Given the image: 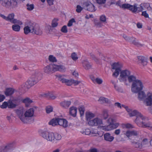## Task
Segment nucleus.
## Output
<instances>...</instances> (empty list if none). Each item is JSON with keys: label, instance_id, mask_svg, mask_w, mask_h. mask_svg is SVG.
Masks as SVG:
<instances>
[{"label": "nucleus", "instance_id": "f3484780", "mask_svg": "<svg viewBox=\"0 0 152 152\" xmlns=\"http://www.w3.org/2000/svg\"><path fill=\"white\" fill-rule=\"evenodd\" d=\"M83 5L86 7L85 8H86V10L89 11L94 12L96 10L94 6L91 3L86 2L84 3Z\"/></svg>", "mask_w": 152, "mask_h": 152}, {"label": "nucleus", "instance_id": "f704fd0d", "mask_svg": "<svg viewBox=\"0 0 152 152\" xmlns=\"http://www.w3.org/2000/svg\"><path fill=\"white\" fill-rule=\"evenodd\" d=\"M77 113V108L72 106L69 108V113L72 116L75 117L76 116Z\"/></svg>", "mask_w": 152, "mask_h": 152}, {"label": "nucleus", "instance_id": "864d4df0", "mask_svg": "<svg viewBox=\"0 0 152 152\" xmlns=\"http://www.w3.org/2000/svg\"><path fill=\"white\" fill-rule=\"evenodd\" d=\"M53 136V133L49 132L47 140L48 141L52 142Z\"/></svg>", "mask_w": 152, "mask_h": 152}, {"label": "nucleus", "instance_id": "4d7b16f0", "mask_svg": "<svg viewBox=\"0 0 152 152\" xmlns=\"http://www.w3.org/2000/svg\"><path fill=\"white\" fill-rule=\"evenodd\" d=\"M27 7V9L29 11L32 10L34 8V5L32 4H28L26 5Z\"/></svg>", "mask_w": 152, "mask_h": 152}, {"label": "nucleus", "instance_id": "f8f14e48", "mask_svg": "<svg viewBox=\"0 0 152 152\" xmlns=\"http://www.w3.org/2000/svg\"><path fill=\"white\" fill-rule=\"evenodd\" d=\"M112 67L113 69H115V72L113 74V76L117 77L121 70L120 65L118 63H115L113 64Z\"/></svg>", "mask_w": 152, "mask_h": 152}, {"label": "nucleus", "instance_id": "58836bf2", "mask_svg": "<svg viewBox=\"0 0 152 152\" xmlns=\"http://www.w3.org/2000/svg\"><path fill=\"white\" fill-rule=\"evenodd\" d=\"M10 0H0V3L3 7L9 8Z\"/></svg>", "mask_w": 152, "mask_h": 152}, {"label": "nucleus", "instance_id": "9d476101", "mask_svg": "<svg viewBox=\"0 0 152 152\" xmlns=\"http://www.w3.org/2000/svg\"><path fill=\"white\" fill-rule=\"evenodd\" d=\"M31 33L37 35H40L42 34V31L38 24L32 23Z\"/></svg>", "mask_w": 152, "mask_h": 152}, {"label": "nucleus", "instance_id": "a19ab883", "mask_svg": "<svg viewBox=\"0 0 152 152\" xmlns=\"http://www.w3.org/2000/svg\"><path fill=\"white\" fill-rule=\"evenodd\" d=\"M58 118L52 119L49 123V124L50 125H51L53 126H55L58 125Z\"/></svg>", "mask_w": 152, "mask_h": 152}, {"label": "nucleus", "instance_id": "2eb2a0df", "mask_svg": "<svg viewBox=\"0 0 152 152\" xmlns=\"http://www.w3.org/2000/svg\"><path fill=\"white\" fill-rule=\"evenodd\" d=\"M23 98L21 96H19L17 97H14L12 100H9V102L10 104H15L14 103H22Z\"/></svg>", "mask_w": 152, "mask_h": 152}, {"label": "nucleus", "instance_id": "6ab92c4d", "mask_svg": "<svg viewBox=\"0 0 152 152\" xmlns=\"http://www.w3.org/2000/svg\"><path fill=\"white\" fill-rule=\"evenodd\" d=\"M138 63L141 65L144 66L147 64V58L144 56H140L138 57Z\"/></svg>", "mask_w": 152, "mask_h": 152}, {"label": "nucleus", "instance_id": "5fc2aeb1", "mask_svg": "<svg viewBox=\"0 0 152 152\" xmlns=\"http://www.w3.org/2000/svg\"><path fill=\"white\" fill-rule=\"evenodd\" d=\"M94 24L97 27H101L103 26L102 23L100 21L97 20L94 21Z\"/></svg>", "mask_w": 152, "mask_h": 152}, {"label": "nucleus", "instance_id": "4be33fe9", "mask_svg": "<svg viewBox=\"0 0 152 152\" xmlns=\"http://www.w3.org/2000/svg\"><path fill=\"white\" fill-rule=\"evenodd\" d=\"M80 103L77 100L75 99H71L69 101L64 100L61 103V104H76Z\"/></svg>", "mask_w": 152, "mask_h": 152}, {"label": "nucleus", "instance_id": "4c0bfd02", "mask_svg": "<svg viewBox=\"0 0 152 152\" xmlns=\"http://www.w3.org/2000/svg\"><path fill=\"white\" fill-rule=\"evenodd\" d=\"M15 91L14 89L12 88H7L4 92V94L6 96L12 95Z\"/></svg>", "mask_w": 152, "mask_h": 152}, {"label": "nucleus", "instance_id": "7c9ffc66", "mask_svg": "<svg viewBox=\"0 0 152 152\" xmlns=\"http://www.w3.org/2000/svg\"><path fill=\"white\" fill-rule=\"evenodd\" d=\"M83 66L86 70L90 69L91 68V65L87 60H84L82 62Z\"/></svg>", "mask_w": 152, "mask_h": 152}, {"label": "nucleus", "instance_id": "4468645a", "mask_svg": "<svg viewBox=\"0 0 152 152\" xmlns=\"http://www.w3.org/2000/svg\"><path fill=\"white\" fill-rule=\"evenodd\" d=\"M88 124L92 126L100 125L102 124V120L101 119L96 118L93 120L89 121Z\"/></svg>", "mask_w": 152, "mask_h": 152}, {"label": "nucleus", "instance_id": "8fccbe9b", "mask_svg": "<svg viewBox=\"0 0 152 152\" xmlns=\"http://www.w3.org/2000/svg\"><path fill=\"white\" fill-rule=\"evenodd\" d=\"M142 4V7H144L146 8L148 10H152V8L150 6L149 3H144Z\"/></svg>", "mask_w": 152, "mask_h": 152}, {"label": "nucleus", "instance_id": "c85d7f7f", "mask_svg": "<svg viewBox=\"0 0 152 152\" xmlns=\"http://www.w3.org/2000/svg\"><path fill=\"white\" fill-rule=\"evenodd\" d=\"M61 135L60 134L57 133H53L52 142L53 143H56L58 141L61 139Z\"/></svg>", "mask_w": 152, "mask_h": 152}, {"label": "nucleus", "instance_id": "052dcab7", "mask_svg": "<svg viewBox=\"0 0 152 152\" xmlns=\"http://www.w3.org/2000/svg\"><path fill=\"white\" fill-rule=\"evenodd\" d=\"M100 21L104 23L106 22V18L104 15H102L100 18Z\"/></svg>", "mask_w": 152, "mask_h": 152}, {"label": "nucleus", "instance_id": "ea45409f", "mask_svg": "<svg viewBox=\"0 0 152 152\" xmlns=\"http://www.w3.org/2000/svg\"><path fill=\"white\" fill-rule=\"evenodd\" d=\"M115 4L116 5L119 6L120 8L125 9L126 4H122L121 0H119L115 2Z\"/></svg>", "mask_w": 152, "mask_h": 152}, {"label": "nucleus", "instance_id": "c9c22d12", "mask_svg": "<svg viewBox=\"0 0 152 152\" xmlns=\"http://www.w3.org/2000/svg\"><path fill=\"white\" fill-rule=\"evenodd\" d=\"M29 88H30L28 87V85L26 82L22 84L19 88L20 91L23 93H24Z\"/></svg>", "mask_w": 152, "mask_h": 152}, {"label": "nucleus", "instance_id": "338daca9", "mask_svg": "<svg viewBox=\"0 0 152 152\" xmlns=\"http://www.w3.org/2000/svg\"><path fill=\"white\" fill-rule=\"evenodd\" d=\"M76 8V11L78 13L80 12L83 9V8L79 5H77Z\"/></svg>", "mask_w": 152, "mask_h": 152}, {"label": "nucleus", "instance_id": "a878e982", "mask_svg": "<svg viewBox=\"0 0 152 152\" xmlns=\"http://www.w3.org/2000/svg\"><path fill=\"white\" fill-rule=\"evenodd\" d=\"M104 137L105 140L109 142H112L114 139V137L111 136V134L109 133L104 134Z\"/></svg>", "mask_w": 152, "mask_h": 152}, {"label": "nucleus", "instance_id": "37998d69", "mask_svg": "<svg viewBox=\"0 0 152 152\" xmlns=\"http://www.w3.org/2000/svg\"><path fill=\"white\" fill-rule=\"evenodd\" d=\"M128 80L129 83L132 82L133 83L134 81H136L137 79H136V77L133 75H129L128 77Z\"/></svg>", "mask_w": 152, "mask_h": 152}, {"label": "nucleus", "instance_id": "cd10ccee", "mask_svg": "<svg viewBox=\"0 0 152 152\" xmlns=\"http://www.w3.org/2000/svg\"><path fill=\"white\" fill-rule=\"evenodd\" d=\"M58 124L64 127H66L68 126L67 121L64 119L58 118Z\"/></svg>", "mask_w": 152, "mask_h": 152}, {"label": "nucleus", "instance_id": "7ed1b4c3", "mask_svg": "<svg viewBox=\"0 0 152 152\" xmlns=\"http://www.w3.org/2000/svg\"><path fill=\"white\" fill-rule=\"evenodd\" d=\"M142 4H141L140 7H138V5L136 3L133 5L126 4L125 9L128 10L133 13H139L144 10V7H142Z\"/></svg>", "mask_w": 152, "mask_h": 152}, {"label": "nucleus", "instance_id": "49530a36", "mask_svg": "<svg viewBox=\"0 0 152 152\" xmlns=\"http://www.w3.org/2000/svg\"><path fill=\"white\" fill-rule=\"evenodd\" d=\"M58 21V19L57 18H55L53 20L51 23L52 26L53 27H56L57 26Z\"/></svg>", "mask_w": 152, "mask_h": 152}, {"label": "nucleus", "instance_id": "3c124183", "mask_svg": "<svg viewBox=\"0 0 152 152\" xmlns=\"http://www.w3.org/2000/svg\"><path fill=\"white\" fill-rule=\"evenodd\" d=\"M46 112L47 113H49L52 112L53 107L50 105L47 106L46 107Z\"/></svg>", "mask_w": 152, "mask_h": 152}, {"label": "nucleus", "instance_id": "f03ea898", "mask_svg": "<svg viewBox=\"0 0 152 152\" xmlns=\"http://www.w3.org/2000/svg\"><path fill=\"white\" fill-rule=\"evenodd\" d=\"M143 85L141 80L137 79L132 83L131 86V90L132 92L137 93L140 91L142 90Z\"/></svg>", "mask_w": 152, "mask_h": 152}, {"label": "nucleus", "instance_id": "de8ad7c7", "mask_svg": "<svg viewBox=\"0 0 152 152\" xmlns=\"http://www.w3.org/2000/svg\"><path fill=\"white\" fill-rule=\"evenodd\" d=\"M12 30L15 31H19L20 29V26L17 24H14L12 26Z\"/></svg>", "mask_w": 152, "mask_h": 152}, {"label": "nucleus", "instance_id": "69168bd1", "mask_svg": "<svg viewBox=\"0 0 152 152\" xmlns=\"http://www.w3.org/2000/svg\"><path fill=\"white\" fill-rule=\"evenodd\" d=\"M61 31L62 32L64 33H66L68 32V30L67 28V27L66 26H63L61 29Z\"/></svg>", "mask_w": 152, "mask_h": 152}, {"label": "nucleus", "instance_id": "0eeeda50", "mask_svg": "<svg viewBox=\"0 0 152 152\" xmlns=\"http://www.w3.org/2000/svg\"><path fill=\"white\" fill-rule=\"evenodd\" d=\"M120 76L119 80L121 82H124L125 84L127 85L126 84L127 79L128 77L130 75V72L127 69L123 70L120 71Z\"/></svg>", "mask_w": 152, "mask_h": 152}, {"label": "nucleus", "instance_id": "2f4dec72", "mask_svg": "<svg viewBox=\"0 0 152 152\" xmlns=\"http://www.w3.org/2000/svg\"><path fill=\"white\" fill-rule=\"evenodd\" d=\"M54 69L55 71H58L60 72H64L66 70V68L63 66L54 64Z\"/></svg>", "mask_w": 152, "mask_h": 152}, {"label": "nucleus", "instance_id": "39448f33", "mask_svg": "<svg viewBox=\"0 0 152 152\" xmlns=\"http://www.w3.org/2000/svg\"><path fill=\"white\" fill-rule=\"evenodd\" d=\"M34 112V109L32 108L27 110H26L22 122L25 123H27L31 118L33 116Z\"/></svg>", "mask_w": 152, "mask_h": 152}, {"label": "nucleus", "instance_id": "b1692460", "mask_svg": "<svg viewBox=\"0 0 152 152\" xmlns=\"http://www.w3.org/2000/svg\"><path fill=\"white\" fill-rule=\"evenodd\" d=\"M18 0H10L9 8L13 9L18 7Z\"/></svg>", "mask_w": 152, "mask_h": 152}, {"label": "nucleus", "instance_id": "6e6d98bb", "mask_svg": "<svg viewBox=\"0 0 152 152\" xmlns=\"http://www.w3.org/2000/svg\"><path fill=\"white\" fill-rule=\"evenodd\" d=\"M103 116L104 119H106L108 116V111L107 110H104L103 112Z\"/></svg>", "mask_w": 152, "mask_h": 152}, {"label": "nucleus", "instance_id": "a211bd4d", "mask_svg": "<svg viewBox=\"0 0 152 152\" xmlns=\"http://www.w3.org/2000/svg\"><path fill=\"white\" fill-rule=\"evenodd\" d=\"M14 14L13 13L9 14L7 17V20L9 21L14 23H17L20 25L22 24V23L21 22L18 20L14 18Z\"/></svg>", "mask_w": 152, "mask_h": 152}, {"label": "nucleus", "instance_id": "423d86ee", "mask_svg": "<svg viewBox=\"0 0 152 152\" xmlns=\"http://www.w3.org/2000/svg\"><path fill=\"white\" fill-rule=\"evenodd\" d=\"M117 106L118 108H121V107H123L129 113V115L130 117L135 116L136 118L137 116H140L142 117V114L140 113L136 110H132L131 109L129 108L126 105H117Z\"/></svg>", "mask_w": 152, "mask_h": 152}, {"label": "nucleus", "instance_id": "c03bdc74", "mask_svg": "<svg viewBox=\"0 0 152 152\" xmlns=\"http://www.w3.org/2000/svg\"><path fill=\"white\" fill-rule=\"evenodd\" d=\"M86 118L87 121H90V120L94 117V115L90 112H87L86 114Z\"/></svg>", "mask_w": 152, "mask_h": 152}, {"label": "nucleus", "instance_id": "0e129e2a", "mask_svg": "<svg viewBox=\"0 0 152 152\" xmlns=\"http://www.w3.org/2000/svg\"><path fill=\"white\" fill-rule=\"evenodd\" d=\"M75 22V19L74 18H72L69 21V22L67 24L68 26L69 27L71 26H72L73 23Z\"/></svg>", "mask_w": 152, "mask_h": 152}, {"label": "nucleus", "instance_id": "680f3d73", "mask_svg": "<svg viewBox=\"0 0 152 152\" xmlns=\"http://www.w3.org/2000/svg\"><path fill=\"white\" fill-rule=\"evenodd\" d=\"M49 59L50 61L52 62H56V58L52 55H50L49 56Z\"/></svg>", "mask_w": 152, "mask_h": 152}, {"label": "nucleus", "instance_id": "393cba45", "mask_svg": "<svg viewBox=\"0 0 152 152\" xmlns=\"http://www.w3.org/2000/svg\"><path fill=\"white\" fill-rule=\"evenodd\" d=\"M26 82L28 85V87L30 88L36 84L38 82L31 77Z\"/></svg>", "mask_w": 152, "mask_h": 152}, {"label": "nucleus", "instance_id": "20e7f679", "mask_svg": "<svg viewBox=\"0 0 152 152\" xmlns=\"http://www.w3.org/2000/svg\"><path fill=\"white\" fill-rule=\"evenodd\" d=\"M65 76L64 75H59L58 76V80L63 83H65L67 85L70 86L73 83L75 86L78 85L80 82L73 79L68 80L65 78Z\"/></svg>", "mask_w": 152, "mask_h": 152}, {"label": "nucleus", "instance_id": "473e14b6", "mask_svg": "<svg viewBox=\"0 0 152 152\" xmlns=\"http://www.w3.org/2000/svg\"><path fill=\"white\" fill-rule=\"evenodd\" d=\"M22 103L25 104H34L35 103L32 100L28 97H26L24 99L23 98Z\"/></svg>", "mask_w": 152, "mask_h": 152}, {"label": "nucleus", "instance_id": "bf43d9fd", "mask_svg": "<svg viewBox=\"0 0 152 152\" xmlns=\"http://www.w3.org/2000/svg\"><path fill=\"white\" fill-rule=\"evenodd\" d=\"M123 127L124 128H133V126L131 124L127 123L125 124H124L123 125Z\"/></svg>", "mask_w": 152, "mask_h": 152}, {"label": "nucleus", "instance_id": "774afa93", "mask_svg": "<svg viewBox=\"0 0 152 152\" xmlns=\"http://www.w3.org/2000/svg\"><path fill=\"white\" fill-rule=\"evenodd\" d=\"M115 89L118 92H121L122 91V89L120 87L116 85L114 86Z\"/></svg>", "mask_w": 152, "mask_h": 152}, {"label": "nucleus", "instance_id": "603ef678", "mask_svg": "<svg viewBox=\"0 0 152 152\" xmlns=\"http://www.w3.org/2000/svg\"><path fill=\"white\" fill-rule=\"evenodd\" d=\"M79 110L80 114V116L81 117L84 115L85 109L83 106H82L79 108Z\"/></svg>", "mask_w": 152, "mask_h": 152}, {"label": "nucleus", "instance_id": "a18cd8bd", "mask_svg": "<svg viewBox=\"0 0 152 152\" xmlns=\"http://www.w3.org/2000/svg\"><path fill=\"white\" fill-rule=\"evenodd\" d=\"M49 133V132L48 131H43L41 132V136L44 139L47 140Z\"/></svg>", "mask_w": 152, "mask_h": 152}, {"label": "nucleus", "instance_id": "c756f323", "mask_svg": "<svg viewBox=\"0 0 152 152\" xmlns=\"http://www.w3.org/2000/svg\"><path fill=\"white\" fill-rule=\"evenodd\" d=\"M98 101L100 102L101 104H111L110 101L107 98L103 97H100Z\"/></svg>", "mask_w": 152, "mask_h": 152}, {"label": "nucleus", "instance_id": "72a5a7b5", "mask_svg": "<svg viewBox=\"0 0 152 152\" xmlns=\"http://www.w3.org/2000/svg\"><path fill=\"white\" fill-rule=\"evenodd\" d=\"M91 79L94 83H96L98 84H101L103 80L102 79L99 78H95L93 76H91Z\"/></svg>", "mask_w": 152, "mask_h": 152}, {"label": "nucleus", "instance_id": "1a4fd4ad", "mask_svg": "<svg viewBox=\"0 0 152 152\" xmlns=\"http://www.w3.org/2000/svg\"><path fill=\"white\" fill-rule=\"evenodd\" d=\"M123 37L126 41L130 42L135 45L137 46H142L135 37L132 36L129 37L124 34L123 35Z\"/></svg>", "mask_w": 152, "mask_h": 152}, {"label": "nucleus", "instance_id": "e2e57ef3", "mask_svg": "<svg viewBox=\"0 0 152 152\" xmlns=\"http://www.w3.org/2000/svg\"><path fill=\"white\" fill-rule=\"evenodd\" d=\"M71 57L72 59L74 61H76L78 59L77 54L75 53H72Z\"/></svg>", "mask_w": 152, "mask_h": 152}, {"label": "nucleus", "instance_id": "f257e3e1", "mask_svg": "<svg viewBox=\"0 0 152 152\" xmlns=\"http://www.w3.org/2000/svg\"><path fill=\"white\" fill-rule=\"evenodd\" d=\"M147 119L142 114V117L137 116L135 122L137 125L141 127L149 128L152 129V124L150 122H146Z\"/></svg>", "mask_w": 152, "mask_h": 152}, {"label": "nucleus", "instance_id": "5701e85b", "mask_svg": "<svg viewBox=\"0 0 152 152\" xmlns=\"http://www.w3.org/2000/svg\"><path fill=\"white\" fill-rule=\"evenodd\" d=\"M137 98L140 101H144L146 96V94L143 91H140L138 92H137Z\"/></svg>", "mask_w": 152, "mask_h": 152}, {"label": "nucleus", "instance_id": "e433bc0d", "mask_svg": "<svg viewBox=\"0 0 152 152\" xmlns=\"http://www.w3.org/2000/svg\"><path fill=\"white\" fill-rule=\"evenodd\" d=\"M138 134V132L135 130L127 131L125 134L128 137L132 136H136Z\"/></svg>", "mask_w": 152, "mask_h": 152}, {"label": "nucleus", "instance_id": "dca6fc26", "mask_svg": "<svg viewBox=\"0 0 152 152\" xmlns=\"http://www.w3.org/2000/svg\"><path fill=\"white\" fill-rule=\"evenodd\" d=\"M144 102L146 104H152V92L148 91L147 93Z\"/></svg>", "mask_w": 152, "mask_h": 152}, {"label": "nucleus", "instance_id": "13d9d810", "mask_svg": "<svg viewBox=\"0 0 152 152\" xmlns=\"http://www.w3.org/2000/svg\"><path fill=\"white\" fill-rule=\"evenodd\" d=\"M81 132L82 134L87 135L90 134L91 132L90 130L88 129H85V131H81Z\"/></svg>", "mask_w": 152, "mask_h": 152}, {"label": "nucleus", "instance_id": "412c9836", "mask_svg": "<svg viewBox=\"0 0 152 152\" xmlns=\"http://www.w3.org/2000/svg\"><path fill=\"white\" fill-rule=\"evenodd\" d=\"M54 64H50L45 66L44 68L45 72L49 74L53 72H55L54 69Z\"/></svg>", "mask_w": 152, "mask_h": 152}, {"label": "nucleus", "instance_id": "ddd939ff", "mask_svg": "<svg viewBox=\"0 0 152 152\" xmlns=\"http://www.w3.org/2000/svg\"><path fill=\"white\" fill-rule=\"evenodd\" d=\"M42 75V74L39 71L36 70L32 72L31 77L39 82L41 79Z\"/></svg>", "mask_w": 152, "mask_h": 152}, {"label": "nucleus", "instance_id": "6e6552de", "mask_svg": "<svg viewBox=\"0 0 152 152\" xmlns=\"http://www.w3.org/2000/svg\"><path fill=\"white\" fill-rule=\"evenodd\" d=\"M26 109L22 105L17 106L16 109L15 110L17 115L22 121L24 117V113Z\"/></svg>", "mask_w": 152, "mask_h": 152}, {"label": "nucleus", "instance_id": "79ce46f5", "mask_svg": "<svg viewBox=\"0 0 152 152\" xmlns=\"http://www.w3.org/2000/svg\"><path fill=\"white\" fill-rule=\"evenodd\" d=\"M133 144L136 148H141L142 147V145L139 142H137L135 141H131Z\"/></svg>", "mask_w": 152, "mask_h": 152}, {"label": "nucleus", "instance_id": "09e8293b", "mask_svg": "<svg viewBox=\"0 0 152 152\" xmlns=\"http://www.w3.org/2000/svg\"><path fill=\"white\" fill-rule=\"evenodd\" d=\"M104 129L106 131H110L113 129L112 124H109L107 126L104 127Z\"/></svg>", "mask_w": 152, "mask_h": 152}, {"label": "nucleus", "instance_id": "9b49d317", "mask_svg": "<svg viewBox=\"0 0 152 152\" xmlns=\"http://www.w3.org/2000/svg\"><path fill=\"white\" fill-rule=\"evenodd\" d=\"M40 95L42 97H45L50 100L55 99L57 97V95L53 92L43 93Z\"/></svg>", "mask_w": 152, "mask_h": 152}, {"label": "nucleus", "instance_id": "aec40b11", "mask_svg": "<svg viewBox=\"0 0 152 152\" xmlns=\"http://www.w3.org/2000/svg\"><path fill=\"white\" fill-rule=\"evenodd\" d=\"M12 148V145L9 144L3 145L0 148V152H8Z\"/></svg>", "mask_w": 152, "mask_h": 152}, {"label": "nucleus", "instance_id": "bb28decb", "mask_svg": "<svg viewBox=\"0 0 152 152\" xmlns=\"http://www.w3.org/2000/svg\"><path fill=\"white\" fill-rule=\"evenodd\" d=\"M32 29V23L29 22L27 26L24 28V33L26 34H28L29 33H31Z\"/></svg>", "mask_w": 152, "mask_h": 152}]
</instances>
